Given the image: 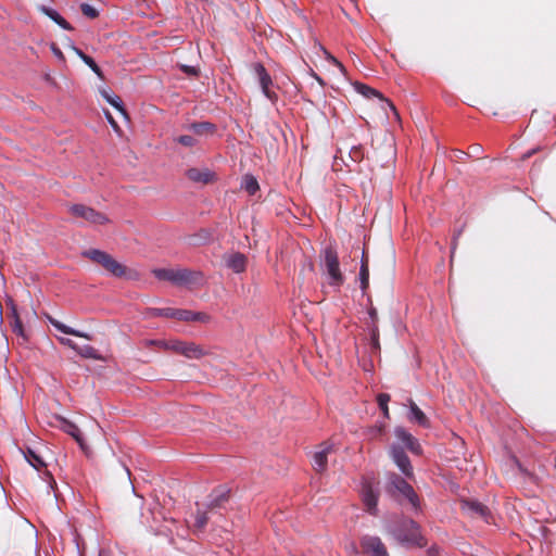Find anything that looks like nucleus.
<instances>
[{
  "label": "nucleus",
  "mask_w": 556,
  "mask_h": 556,
  "mask_svg": "<svg viewBox=\"0 0 556 556\" xmlns=\"http://www.w3.org/2000/svg\"><path fill=\"white\" fill-rule=\"evenodd\" d=\"M389 533L402 545L425 547L427 540L421 534L419 525L410 518H399L389 527Z\"/></svg>",
  "instance_id": "1"
},
{
  "label": "nucleus",
  "mask_w": 556,
  "mask_h": 556,
  "mask_svg": "<svg viewBox=\"0 0 556 556\" xmlns=\"http://www.w3.org/2000/svg\"><path fill=\"white\" fill-rule=\"evenodd\" d=\"M152 274L159 280L170 281L176 286H189L199 282L202 279L200 271H193L187 268H155Z\"/></svg>",
  "instance_id": "2"
},
{
  "label": "nucleus",
  "mask_w": 556,
  "mask_h": 556,
  "mask_svg": "<svg viewBox=\"0 0 556 556\" xmlns=\"http://www.w3.org/2000/svg\"><path fill=\"white\" fill-rule=\"evenodd\" d=\"M84 257L89 258L91 262L100 265L103 269L115 277H123L126 275V266L118 263L111 254L98 250V249H89L84 251Z\"/></svg>",
  "instance_id": "3"
},
{
  "label": "nucleus",
  "mask_w": 556,
  "mask_h": 556,
  "mask_svg": "<svg viewBox=\"0 0 556 556\" xmlns=\"http://www.w3.org/2000/svg\"><path fill=\"white\" fill-rule=\"evenodd\" d=\"M321 257V266L328 275L329 285L336 288H340L344 283V276L340 270L339 256L337 251L332 247H327L323 251Z\"/></svg>",
  "instance_id": "4"
},
{
  "label": "nucleus",
  "mask_w": 556,
  "mask_h": 556,
  "mask_svg": "<svg viewBox=\"0 0 556 556\" xmlns=\"http://www.w3.org/2000/svg\"><path fill=\"white\" fill-rule=\"evenodd\" d=\"M147 345H159L163 346L167 350L174 351L177 354H181L186 356L187 358H201L204 356L205 352L203 349L193 343V342H184V341H170V342H164V341H154L150 340L147 341Z\"/></svg>",
  "instance_id": "5"
},
{
  "label": "nucleus",
  "mask_w": 556,
  "mask_h": 556,
  "mask_svg": "<svg viewBox=\"0 0 556 556\" xmlns=\"http://www.w3.org/2000/svg\"><path fill=\"white\" fill-rule=\"evenodd\" d=\"M68 213L73 217L83 219L90 225H104L110 222L109 217L104 213L85 204L68 205Z\"/></svg>",
  "instance_id": "6"
},
{
  "label": "nucleus",
  "mask_w": 556,
  "mask_h": 556,
  "mask_svg": "<svg viewBox=\"0 0 556 556\" xmlns=\"http://www.w3.org/2000/svg\"><path fill=\"white\" fill-rule=\"evenodd\" d=\"M460 510L471 518H477L490 523L493 519L488 506L473 500H462Z\"/></svg>",
  "instance_id": "7"
},
{
  "label": "nucleus",
  "mask_w": 556,
  "mask_h": 556,
  "mask_svg": "<svg viewBox=\"0 0 556 556\" xmlns=\"http://www.w3.org/2000/svg\"><path fill=\"white\" fill-rule=\"evenodd\" d=\"M363 554L367 556H390L389 552L379 536L363 535L359 540Z\"/></svg>",
  "instance_id": "8"
},
{
  "label": "nucleus",
  "mask_w": 556,
  "mask_h": 556,
  "mask_svg": "<svg viewBox=\"0 0 556 556\" xmlns=\"http://www.w3.org/2000/svg\"><path fill=\"white\" fill-rule=\"evenodd\" d=\"M378 496L379 493L375 490L371 481L364 479L362 482L361 497L366 511L372 516H376L378 513Z\"/></svg>",
  "instance_id": "9"
},
{
  "label": "nucleus",
  "mask_w": 556,
  "mask_h": 556,
  "mask_svg": "<svg viewBox=\"0 0 556 556\" xmlns=\"http://www.w3.org/2000/svg\"><path fill=\"white\" fill-rule=\"evenodd\" d=\"M253 72L258 79L264 96L270 101H275L277 99V94L269 88L273 84V80L264 65L262 63H255L253 65Z\"/></svg>",
  "instance_id": "10"
},
{
  "label": "nucleus",
  "mask_w": 556,
  "mask_h": 556,
  "mask_svg": "<svg viewBox=\"0 0 556 556\" xmlns=\"http://www.w3.org/2000/svg\"><path fill=\"white\" fill-rule=\"evenodd\" d=\"M391 457L399 469L407 477L413 476V466L404 450L399 445H392L390 450Z\"/></svg>",
  "instance_id": "11"
},
{
  "label": "nucleus",
  "mask_w": 556,
  "mask_h": 556,
  "mask_svg": "<svg viewBox=\"0 0 556 556\" xmlns=\"http://www.w3.org/2000/svg\"><path fill=\"white\" fill-rule=\"evenodd\" d=\"M390 483L396 491L404 495L414 507L418 506V496L406 480L397 475H392Z\"/></svg>",
  "instance_id": "12"
},
{
  "label": "nucleus",
  "mask_w": 556,
  "mask_h": 556,
  "mask_svg": "<svg viewBox=\"0 0 556 556\" xmlns=\"http://www.w3.org/2000/svg\"><path fill=\"white\" fill-rule=\"evenodd\" d=\"M333 445L325 442L319 445V450L313 455V467L317 472H324L327 469L328 455L332 453Z\"/></svg>",
  "instance_id": "13"
},
{
  "label": "nucleus",
  "mask_w": 556,
  "mask_h": 556,
  "mask_svg": "<svg viewBox=\"0 0 556 556\" xmlns=\"http://www.w3.org/2000/svg\"><path fill=\"white\" fill-rule=\"evenodd\" d=\"M148 314L150 317L162 316V317H166V318H173V319L186 321V320H188L189 309H178V308H170V307H165V308L153 307V308L149 309Z\"/></svg>",
  "instance_id": "14"
},
{
  "label": "nucleus",
  "mask_w": 556,
  "mask_h": 556,
  "mask_svg": "<svg viewBox=\"0 0 556 556\" xmlns=\"http://www.w3.org/2000/svg\"><path fill=\"white\" fill-rule=\"evenodd\" d=\"M395 437L414 454L421 453V446L418 441L404 428L397 427L394 430Z\"/></svg>",
  "instance_id": "15"
},
{
  "label": "nucleus",
  "mask_w": 556,
  "mask_h": 556,
  "mask_svg": "<svg viewBox=\"0 0 556 556\" xmlns=\"http://www.w3.org/2000/svg\"><path fill=\"white\" fill-rule=\"evenodd\" d=\"M186 176L191 181L200 182L203 185L210 184V182L214 181V179H215V174L207 168H204V169H200V168H195V167L189 168L186 172Z\"/></svg>",
  "instance_id": "16"
},
{
  "label": "nucleus",
  "mask_w": 556,
  "mask_h": 556,
  "mask_svg": "<svg viewBox=\"0 0 556 556\" xmlns=\"http://www.w3.org/2000/svg\"><path fill=\"white\" fill-rule=\"evenodd\" d=\"M354 87H355V90L358 93L363 94L364 97H366L368 99L372 98V97H377L380 100L386 101L387 104L390 106V109L397 115V112H396L395 106L393 105V103L390 102L389 100H386L383 98V96L378 90H376V89H374V88H371V87H369L367 85H364L362 83H355Z\"/></svg>",
  "instance_id": "17"
},
{
  "label": "nucleus",
  "mask_w": 556,
  "mask_h": 556,
  "mask_svg": "<svg viewBox=\"0 0 556 556\" xmlns=\"http://www.w3.org/2000/svg\"><path fill=\"white\" fill-rule=\"evenodd\" d=\"M227 267L232 271L240 274L245 270L247 257L242 253H233L226 260Z\"/></svg>",
  "instance_id": "18"
},
{
  "label": "nucleus",
  "mask_w": 556,
  "mask_h": 556,
  "mask_svg": "<svg viewBox=\"0 0 556 556\" xmlns=\"http://www.w3.org/2000/svg\"><path fill=\"white\" fill-rule=\"evenodd\" d=\"M62 429L64 432L70 434L75 441L79 444V446L84 450L86 446L85 440L83 438L80 429L72 421L62 419Z\"/></svg>",
  "instance_id": "19"
},
{
  "label": "nucleus",
  "mask_w": 556,
  "mask_h": 556,
  "mask_svg": "<svg viewBox=\"0 0 556 556\" xmlns=\"http://www.w3.org/2000/svg\"><path fill=\"white\" fill-rule=\"evenodd\" d=\"M11 318H12V321H11L12 331L17 336L18 339L22 340V343L26 342L27 336L25 333L23 323H22V320L17 314V311L14 306L12 307Z\"/></svg>",
  "instance_id": "20"
},
{
  "label": "nucleus",
  "mask_w": 556,
  "mask_h": 556,
  "mask_svg": "<svg viewBox=\"0 0 556 556\" xmlns=\"http://www.w3.org/2000/svg\"><path fill=\"white\" fill-rule=\"evenodd\" d=\"M188 128L198 136L214 135L217 130L216 125L211 122L192 123Z\"/></svg>",
  "instance_id": "21"
},
{
  "label": "nucleus",
  "mask_w": 556,
  "mask_h": 556,
  "mask_svg": "<svg viewBox=\"0 0 556 556\" xmlns=\"http://www.w3.org/2000/svg\"><path fill=\"white\" fill-rule=\"evenodd\" d=\"M410 420L416 421L422 427H429V419L425 413L416 405L414 401H409Z\"/></svg>",
  "instance_id": "22"
},
{
  "label": "nucleus",
  "mask_w": 556,
  "mask_h": 556,
  "mask_svg": "<svg viewBox=\"0 0 556 556\" xmlns=\"http://www.w3.org/2000/svg\"><path fill=\"white\" fill-rule=\"evenodd\" d=\"M49 321H50V324L54 328H56L59 331H61V332H63L65 334H71V336H75V337H79V338L90 339V337L87 333H84V332L78 331V330H76L74 328H71V327L64 325L63 323L59 321L55 318L49 317Z\"/></svg>",
  "instance_id": "23"
},
{
  "label": "nucleus",
  "mask_w": 556,
  "mask_h": 556,
  "mask_svg": "<svg viewBox=\"0 0 556 556\" xmlns=\"http://www.w3.org/2000/svg\"><path fill=\"white\" fill-rule=\"evenodd\" d=\"M41 12L45 13L48 17H50L53 22H55L63 29H66V30L73 29L71 24L63 16H61L55 10L47 8V7H42Z\"/></svg>",
  "instance_id": "24"
},
{
  "label": "nucleus",
  "mask_w": 556,
  "mask_h": 556,
  "mask_svg": "<svg viewBox=\"0 0 556 556\" xmlns=\"http://www.w3.org/2000/svg\"><path fill=\"white\" fill-rule=\"evenodd\" d=\"M101 96L115 108L125 118H128L127 112L123 106L122 99L118 96L111 94L108 90H102Z\"/></svg>",
  "instance_id": "25"
},
{
  "label": "nucleus",
  "mask_w": 556,
  "mask_h": 556,
  "mask_svg": "<svg viewBox=\"0 0 556 556\" xmlns=\"http://www.w3.org/2000/svg\"><path fill=\"white\" fill-rule=\"evenodd\" d=\"M24 456L26 460L37 470H40L47 466L42 457L29 447L24 452Z\"/></svg>",
  "instance_id": "26"
},
{
  "label": "nucleus",
  "mask_w": 556,
  "mask_h": 556,
  "mask_svg": "<svg viewBox=\"0 0 556 556\" xmlns=\"http://www.w3.org/2000/svg\"><path fill=\"white\" fill-rule=\"evenodd\" d=\"M242 188L251 195L260 189L256 178L252 175H245L242 180Z\"/></svg>",
  "instance_id": "27"
},
{
  "label": "nucleus",
  "mask_w": 556,
  "mask_h": 556,
  "mask_svg": "<svg viewBox=\"0 0 556 556\" xmlns=\"http://www.w3.org/2000/svg\"><path fill=\"white\" fill-rule=\"evenodd\" d=\"M228 498H229V492L228 491L219 492L210 502V504L207 506L208 510H214L216 508L223 507L224 504L228 501Z\"/></svg>",
  "instance_id": "28"
},
{
  "label": "nucleus",
  "mask_w": 556,
  "mask_h": 556,
  "mask_svg": "<svg viewBox=\"0 0 556 556\" xmlns=\"http://www.w3.org/2000/svg\"><path fill=\"white\" fill-rule=\"evenodd\" d=\"M359 280H361V289H362L363 293H365L369 287V267H366V265L361 266Z\"/></svg>",
  "instance_id": "29"
},
{
  "label": "nucleus",
  "mask_w": 556,
  "mask_h": 556,
  "mask_svg": "<svg viewBox=\"0 0 556 556\" xmlns=\"http://www.w3.org/2000/svg\"><path fill=\"white\" fill-rule=\"evenodd\" d=\"M76 352L85 358H98L97 350L91 345H84L81 348L77 345Z\"/></svg>",
  "instance_id": "30"
},
{
  "label": "nucleus",
  "mask_w": 556,
  "mask_h": 556,
  "mask_svg": "<svg viewBox=\"0 0 556 556\" xmlns=\"http://www.w3.org/2000/svg\"><path fill=\"white\" fill-rule=\"evenodd\" d=\"M207 521L208 517L206 511L197 510L194 528L202 531L206 527Z\"/></svg>",
  "instance_id": "31"
},
{
  "label": "nucleus",
  "mask_w": 556,
  "mask_h": 556,
  "mask_svg": "<svg viewBox=\"0 0 556 556\" xmlns=\"http://www.w3.org/2000/svg\"><path fill=\"white\" fill-rule=\"evenodd\" d=\"M350 159L354 163H358L364 159V149L362 146H353L349 152Z\"/></svg>",
  "instance_id": "32"
},
{
  "label": "nucleus",
  "mask_w": 556,
  "mask_h": 556,
  "mask_svg": "<svg viewBox=\"0 0 556 556\" xmlns=\"http://www.w3.org/2000/svg\"><path fill=\"white\" fill-rule=\"evenodd\" d=\"M370 344L372 351H380V342H379V330L376 325H372L370 329Z\"/></svg>",
  "instance_id": "33"
},
{
  "label": "nucleus",
  "mask_w": 556,
  "mask_h": 556,
  "mask_svg": "<svg viewBox=\"0 0 556 556\" xmlns=\"http://www.w3.org/2000/svg\"><path fill=\"white\" fill-rule=\"evenodd\" d=\"M380 409L382 410L386 417H389V407L388 403L390 401V395L387 393H380L377 397Z\"/></svg>",
  "instance_id": "34"
},
{
  "label": "nucleus",
  "mask_w": 556,
  "mask_h": 556,
  "mask_svg": "<svg viewBox=\"0 0 556 556\" xmlns=\"http://www.w3.org/2000/svg\"><path fill=\"white\" fill-rule=\"evenodd\" d=\"M211 317L205 313H195L192 311H189V316L187 321H201V323H208Z\"/></svg>",
  "instance_id": "35"
},
{
  "label": "nucleus",
  "mask_w": 556,
  "mask_h": 556,
  "mask_svg": "<svg viewBox=\"0 0 556 556\" xmlns=\"http://www.w3.org/2000/svg\"><path fill=\"white\" fill-rule=\"evenodd\" d=\"M83 61H84V63H85L86 65H88V66L91 68V71H92L94 74H97L99 77H101V78H102V71H101V68L98 66V64L94 62V60H93L91 56H89V55H84V56H83Z\"/></svg>",
  "instance_id": "36"
},
{
  "label": "nucleus",
  "mask_w": 556,
  "mask_h": 556,
  "mask_svg": "<svg viewBox=\"0 0 556 556\" xmlns=\"http://www.w3.org/2000/svg\"><path fill=\"white\" fill-rule=\"evenodd\" d=\"M80 10L83 12V14L89 18H96L98 16V11L90 4L88 3H83L80 5Z\"/></svg>",
  "instance_id": "37"
},
{
  "label": "nucleus",
  "mask_w": 556,
  "mask_h": 556,
  "mask_svg": "<svg viewBox=\"0 0 556 556\" xmlns=\"http://www.w3.org/2000/svg\"><path fill=\"white\" fill-rule=\"evenodd\" d=\"M176 140L180 144L188 147V148H192L197 144V139L189 135L179 136Z\"/></svg>",
  "instance_id": "38"
},
{
  "label": "nucleus",
  "mask_w": 556,
  "mask_h": 556,
  "mask_svg": "<svg viewBox=\"0 0 556 556\" xmlns=\"http://www.w3.org/2000/svg\"><path fill=\"white\" fill-rule=\"evenodd\" d=\"M180 70L188 74V75H191V76H198L199 75V70L194 66H190V65H181L180 66Z\"/></svg>",
  "instance_id": "39"
},
{
  "label": "nucleus",
  "mask_w": 556,
  "mask_h": 556,
  "mask_svg": "<svg viewBox=\"0 0 556 556\" xmlns=\"http://www.w3.org/2000/svg\"><path fill=\"white\" fill-rule=\"evenodd\" d=\"M58 339L61 344L68 346L72 350H75V351L77 350V344L73 340H71L68 338H63V337H60Z\"/></svg>",
  "instance_id": "40"
},
{
  "label": "nucleus",
  "mask_w": 556,
  "mask_h": 556,
  "mask_svg": "<svg viewBox=\"0 0 556 556\" xmlns=\"http://www.w3.org/2000/svg\"><path fill=\"white\" fill-rule=\"evenodd\" d=\"M105 116H106L108 122L112 126V128L116 131L119 130L117 122L113 118V116L111 115V113L109 111L105 112Z\"/></svg>",
  "instance_id": "41"
},
{
  "label": "nucleus",
  "mask_w": 556,
  "mask_h": 556,
  "mask_svg": "<svg viewBox=\"0 0 556 556\" xmlns=\"http://www.w3.org/2000/svg\"><path fill=\"white\" fill-rule=\"evenodd\" d=\"M328 61H330L332 64H334L336 66H338V68L344 73L345 72V67L343 66V64L341 62H339L334 56H332L331 54H328Z\"/></svg>",
  "instance_id": "42"
},
{
  "label": "nucleus",
  "mask_w": 556,
  "mask_h": 556,
  "mask_svg": "<svg viewBox=\"0 0 556 556\" xmlns=\"http://www.w3.org/2000/svg\"><path fill=\"white\" fill-rule=\"evenodd\" d=\"M51 49H52V52L54 53V55L59 60H62V61L65 60L64 54L62 53V51L55 45H52Z\"/></svg>",
  "instance_id": "43"
},
{
  "label": "nucleus",
  "mask_w": 556,
  "mask_h": 556,
  "mask_svg": "<svg viewBox=\"0 0 556 556\" xmlns=\"http://www.w3.org/2000/svg\"><path fill=\"white\" fill-rule=\"evenodd\" d=\"M427 556H439V549L437 546H431L427 549Z\"/></svg>",
  "instance_id": "44"
},
{
  "label": "nucleus",
  "mask_w": 556,
  "mask_h": 556,
  "mask_svg": "<svg viewBox=\"0 0 556 556\" xmlns=\"http://www.w3.org/2000/svg\"><path fill=\"white\" fill-rule=\"evenodd\" d=\"M369 316H370V318L372 319L374 325H376V320H377V311H376L375 308H370V309H369Z\"/></svg>",
  "instance_id": "45"
},
{
  "label": "nucleus",
  "mask_w": 556,
  "mask_h": 556,
  "mask_svg": "<svg viewBox=\"0 0 556 556\" xmlns=\"http://www.w3.org/2000/svg\"><path fill=\"white\" fill-rule=\"evenodd\" d=\"M366 267H369V264H368V256L365 254V252H363V256H362V264L361 266H365Z\"/></svg>",
  "instance_id": "46"
},
{
  "label": "nucleus",
  "mask_w": 556,
  "mask_h": 556,
  "mask_svg": "<svg viewBox=\"0 0 556 556\" xmlns=\"http://www.w3.org/2000/svg\"><path fill=\"white\" fill-rule=\"evenodd\" d=\"M73 50L76 52V54L83 60V56L86 55L80 49L73 47Z\"/></svg>",
  "instance_id": "47"
},
{
  "label": "nucleus",
  "mask_w": 556,
  "mask_h": 556,
  "mask_svg": "<svg viewBox=\"0 0 556 556\" xmlns=\"http://www.w3.org/2000/svg\"><path fill=\"white\" fill-rule=\"evenodd\" d=\"M314 77L320 84V86H324V80L318 75L314 74Z\"/></svg>",
  "instance_id": "48"
},
{
  "label": "nucleus",
  "mask_w": 556,
  "mask_h": 556,
  "mask_svg": "<svg viewBox=\"0 0 556 556\" xmlns=\"http://www.w3.org/2000/svg\"><path fill=\"white\" fill-rule=\"evenodd\" d=\"M99 556H111L106 551H100Z\"/></svg>",
  "instance_id": "49"
},
{
  "label": "nucleus",
  "mask_w": 556,
  "mask_h": 556,
  "mask_svg": "<svg viewBox=\"0 0 556 556\" xmlns=\"http://www.w3.org/2000/svg\"><path fill=\"white\" fill-rule=\"evenodd\" d=\"M455 153L457 154V157H460L462 154H465L463 151L459 150L455 151Z\"/></svg>",
  "instance_id": "50"
},
{
  "label": "nucleus",
  "mask_w": 556,
  "mask_h": 556,
  "mask_svg": "<svg viewBox=\"0 0 556 556\" xmlns=\"http://www.w3.org/2000/svg\"><path fill=\"white\" fill-rule=\"evenodd\" d=\"M455 153L457 154V157H460L462 154H465L463 151L459 150L455 151Z\"/></svg>",
  "instance_id": "51"
},
{
  "label": "nucleus",
  "mask_w": 556,
  "mask_h": 556,
  "mask_svg": "<svg viewBox=\"0 0 556 556\" xmlns=\"http://www.w3.org/2000/svg\"><path fill=\"white\" fill-rule=\"evenodd\" d=\"M47 476H49L50 480L55 484V481L53 480L52 475H50V472H47Z\"/></svg>",
  "instance_id": "52"
}]
</instances>
